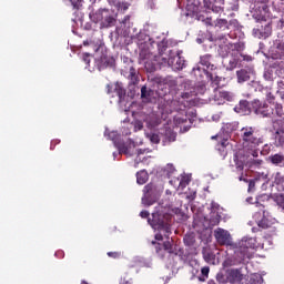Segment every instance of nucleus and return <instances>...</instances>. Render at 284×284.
<instances>
[{
    "label": "nucleus",
    "instance_id": "20",
    "mask_svg": "<svg viewBox=\"0 0 284 284\" xmlns=\"http://www.w3.org/2000/svg\"><path fill=\"white\" fill-rule=\"evenodd\" d=\"M239 83H245V81H250V72L245 69H241L236 72Z\"/></svg>",
    "mask_w": 284,
    "mask_h": 284
},
{
    "label": "nucleus",
    "instance_id": "54",
    "mask_svg": "<svg viewBox=\"0 0 284 284\" xmlns=\"http://www.w3.org/2000/svg\"><path fill=\"white\" fill-rule=\"evenodd\" d=\"M128 19H130V16H126L125 19H124V21H128Z\"/></svg>",
    "mask_w": 284,
    "mask_h": 284
},
{
    "label": "nucleus",
    "instance_id": "35",
    "mask_svg": "<svg viewBox=\"0 0 284 284\" xmlns=\"http://www.w3.org/2000/svg\"><path fill=\"white\" fill-rule=\"evenodd\" d=\"M152 244L155 245L156 254H161V251L163 250V244L156 242H152Z\"/></svg>",
    "mask_w": 284,
    "mask_h": 284
},
{
    "label": "nucleus",
    "instance_id": "49",
    "mask_svg": "<svg viewBox=\"0 0 284 284\" xmlns=\"http://www.w3.org/2000/svg\"><path fill=\"white\" fill-rule=\"evenodd\" d=\"M196 42H197V43H203V40H201V38H197V39H196Z\"/></svg>",
    "mask_w": 284,
    "mask_h": 284
},
{
    "label": "nucleus",
    "instance_id": "9",
    "mask_svg": "<svg viewBox=\"0 0 284 284\" xmlns=\"http://www.w3.org/2000/svg\"><path fill=\"white\" fill-rule=\"evenodd\" d=\"M260 207V212H262L263 217L261 221H258V227H262L263 230H268V227H272L274 223H276V219H274L267 210H265V205L260 204L257 205Z\"/></svg>",
    "mask_w": 284,
    "mask_h": 284
},
{
    "label": "nucleus",
    "instance_id": "52",
    "mask_svg": "<svg viewBox=\"0 0 284 284\" xmlns=\"http://www.w3.org/2000/svg\"><path fill=\"white\" fill-rule=\"evenodd\" d=\"M207 284H216V282H214V281H209V283Z\"/></svg>",
    "mask_w": 284,
    "mask_h": 284
},
{
    "label": "nucleus",
    "instance_id": "16",
    "mask_svg": "<svg viewBox=\"0 0 284 284\" xmlns=\"http://www.w3.org/2000/svg\"><path fill=\"white\" fill-rule=\"evenodd\" d=\"M215 239L220 245H230V233L223 229L215 231Z\"/></svg>",
    "mask_w": 284,
    "mask_h": 284
},
{
    "label": "nucleus",
    "instance_id": "37",
    "mask_svg": "<svg viewBox=\"0 0 284 284\" xmlns=\"http://www.w3.org/2000/svg\"><path fill=\"white\" fill-rule=\"evenodd\" d=\"M265 37H270L272 34V26L267 24L265 26Z\"/></svg>",
    "mask_w": 284,
    "mask_h": 284
},
{
    "label": "nucleus",
    "instance_id": "47",
    "mask_svg": "<svg viewBox=\"0 0 284 284\" xmlns=\"http://www.w3.org/2000/svg\"><path fill=\"white\" fill-rule=\"evenodd\" d=\"M281 132L284 133V129H278L276 133L281 134Z\"/></svg>",
    "mask_w": 284,
    "mask_h": 284
},
{
    "label": "nucleus",
    "instance_id": "43",
    "mask_svg": "<svg viewBox=\"0 0 284 284\" xmlns=\"http://www.w3.org/2000/svg\"><path fill=\"white\" fill-rule=\"evenodd\" d=\"M278 205H281V207H283V210H284V196H281V199L278 201Z\"/></svg>",
    "mask_w": 284,
    "mask_h": 284
},
{
    "label": "nucleus",
    "instance_id": "56",
    "mask_svg": "<svg viewBox=\"0 0 284 284\" xmlns=\"http://www.w3.org/2000/svg\"><path fill=\"white\" fill-rule=\"evenodd\" d=\"M248 185H250V187H252V182H250V184H248Z\"/></svg>",
    "mask_w": 284,
    "mask_h": 284
},
{
    "label": "nucleus",
    "instance_id": "17",
    "mask_svg": "<svg viewBox=\"0 0 284 284\" xmlns=\"http://www.w3.org/2000/svg\"><path fill=\"white\" fill-rule=\"evenodd\" d=\"M227 281L229 283H241L243 281V274L241 273V270H231L227 275Z\"/></svg>",
    "mask_w": 284,
    "mask_h": 284
},
{
    "label": "nucleus",
    "instance_id": "53",
    "mask_svg": "<svg viewBox=\"0 0 284 284\" xmlns=\"http://www.w3.org/2000/svg\"><path fill=\"white\" fill-rule=\"evenodd\" d=\"M211 205H219V203H216V202H211Z\"/></svg>",
    "mask_w": 284,
    "mask_h": 284
},
{
    "label": "nucleus",
    "instance_id": "27",
    "mask_svg": "<svg viewBox=\"0 0 284 284\" xmlns=\"http://www.w3.org/2000/svg\"><path fill=\"white\" fill-rule=\"evenodd\" d=\"M162 247L164 252H168L169 254H174V247L172 246V242L169 240L162 243Z\"/></svg>",
    "mask_w": 284,
    "mask_h": 284
},
{
    "label": "nucleus",
    "instance_id": "7",
    "mask_svg": "<svg viewBox=\"0 0 284 284\" xmlns=\"http://www.w3.org/2000/svg\"><path fill=\"white\" fill-rule=\"evenodd\" d=\"M160 194H161V191H159V187L156 186V184L154 183L146 184L143 189V197H142L143 205H146V207H150V205H154Z\"/></svg>",
    "mask_w": 284,
    "mask_h": 284
},
{
    "label": "nucleus",
    "instance_id": "48",
    "mask_svg": "<svg viewBox=\"0 0 284 284\" xmlns=\"http://www.w3.org/2000/svg\"><path fill=\"white\" fill-rule=\"evenodd\" d=\"M143 152H144L143 150L139 149V150H138V155L143 154Z\"/></svg>",
    "mask_w": 284,
    "mask_h": 284
},
{
    "label": "nucleus",
    "instance_id": "55",
    "mask_svg": "<svg viewBox=\"0 0 284 284\" xmlns=\"http://www.w3.org/2000/svg\"><path fill=\"white\" fill-rule=\"evenodd\" d=\"M282 99L284 100V92L282 93Z\"/></svg>",
    "mask_w": 284,
    "mask_h": 284
},
{
    "label": "nucleus",
    "instance_id": "44",
    "mask_svg": "<svg viewBox=\"0 0 284 284\" xmlns=\"http://www.w3.org/2000/svg\"><path fill=\"white\" fill-rule=\"evenodd\" d=\"M244 61H252V57L244 55Z\"/></svg>",
    "mask_w": 284,
    "mask_h": 284
},
{
    "label": "nucleus",
    "instance_id": "25",
    "mask_svg": "<svg viewBox=\"0 0 284 284\" xmlns=\"http://www.w3.org/2000/svg\"><path fill=\"white\" fill-rule=\"evenodd\" d=\"M270 161H271V163H273V165H278V164L283 163L284 156H283V154H274V155L270 156Z\"/></svg>",
    "mask_w": 284,
    "mask_h": 284
},
{
    "label": "nucleus",
    "instance_id": "3",
    "mask_svg": "<svg viewBox=\"0 0 284 284\" xmlns=\"http://www.w3.org/2000/svg\"><path fill=\"white\" fill-rule=\"evenodd\" d=\"M258 247L255 237H243L240 242V247L236 248L235 254L239 263H243L254 256V250Z\"/></svg>",
    "mask_w": 284,
    "mask_h": 284
},
{
    "label": "nucleus",
    "instance_id": "31",
    "mask_svg": "<svg viewBox=\"0 0 284 284\" xmlns=\"http://www.w3.org/2000/svg\"><path fill=\"white\" fill-rule=\"evenodd\" d=\"M106 255L109 256V258H121V256H123V253L121 251H111L108 252Z\"/></svg>",
    "mask_w": 284,
    "mask_h": 284
},
{
    "label": "nucleus",
    "instance_id": "33",
    "mask_svg": "<svg viewBox=\"0 0 284 284\" xmlns=\"http://www.w3.org/2000/svg\"><path fill=\"white\" fill-rule=\"evenodd\" d=\"M90 57H92V54L88 52L82 54V61L85 63L87 68H90Z\"/></svg>",
    "mask_w": 284,
    "mask_h": 284
},
{
    "label": "nucleus",
    "instance_id": "34",
    "mask_svg": "<svg viewBox=\"0 0 284 284\" xmlns=\"http://www.w3.org/2000/svg\"><path fill=\"white\" fill-rule=\"evenodd\" d=\"M275 48L276 50H278V52H281L282 54H284V42L281 40H277L275 42Z\"/></svg>",
    "mask_w": 284,
    "mask_h": 284
},
{
    "label": "nucleus",
    "instance_id": "1",
    "mask_svg": "<svg viewBox=\"0 0 284 284\" xmlns=\"http://www.w3.org/2000/svg\"><path fill=\"white\" fill-rule=\"evenodd\" d=\"M240 138L242 139V145L244 150H247V159L253 156V159H257L258 156V145H263L264 139L261 131H258L254 126H243L240 130Z\"/></svg>",
    "mask_w": 284,
    "mask_h": 284
},
{
    "label": "nucleus",
    "instance_id": "57",
    "mask_svg": "<svg viewBox=\"0 0 284 284\" xmlns=\"http://www.w3.org/2000/svg\"><path fill=\"white\" fill-rule=\"evenodd\" d=\"M216 136H217V135H215V136H212V139H216Z\"/></svg>",
    "mask_w": 284,
    "mask_h": 284
},
{
    "label": "nucleus",
    "instance_id": "26",
    "mask_svg": "<svg viewBox=\"0 0 284 284\" xmlns=\"http://www.w3.org/2000/svg\"><path fill=\"white\" fill-rule=\"evenodd\" d=\"M273 112L275 116L282 118L284 115L283 104L275 103Z\"/></svg>",
    "mask_w": 284,
    "mask_h": 284
},
{
    "label": "nucleus",
    "instance_id": "50",
    "mask_svg": "<svg viewBox=\"0 0 284 284\" xmlns=\"http://www.w3.org/2000/svg\"><path fill=\"white\" fill-rule=\"evenodd\" d=\"M121 152H125V146L120 148Z\"/></svg>",
    "mask_w": 284,
    "mask_h": 284
},
{
    "label": "nucleus",
    "instance_id": "2",
    "mask_svg": "<svg viewBox=\"0 0 284 284\" xmlns=\"http://www.w3.org/2000/svg\"><path fill=\"white\" fill-rule=\"evenodd\" d=\"M233 160L235 163L236 172L241 174L239 176V181H244L245 183H247V179L243 178V170H245V164L248 165V168H260V165L263 163V160H254L247 158V155H245V150H239L235 152Z\"/></svg>",
    "mask_w": 284,
    "mask_h": 284
},
{
    "label": "nucleus",
    "instance_id": "46",
    "mask_svg": "<svg viewBox=\"0 0 284 284\" xmlns=\"http://www.w3.org/2000/svg\"><path fill=\"white\" fill-rule=\"evenodd\" d=\"M72 6H73L74 8H77V10H79V3L72 2Z\"/></svg>",
    "mask_w": 284,
    "mask_h": 284
},
{
    "label": "nucleus",
    "instance_id": "6",
    "mask_svg": "<svg viewBox=\"0 0 284 284\" xmlns=\"http://www.w3.org/2000/svg\"><path fill=\"white\" fill-rule=\"evenodd\" d=\"M148 223L153 227V230L164 232L165 239H170V234H172V226L170 225V221H168L163 215L160 213H152V219L149 217Z\"/></svg>",
    "mask_w": 284,
    "mask_h": 284
},
{
    "label": "nucleus",
    "instance_id": "36",
    "mask_svg": "<svg viewBox=\"0 0 284 284\" xmlns=\"http://www.w3.org/2000/svg\"><path fill=\"white\" fill-rule=\"evenodd\" d=\"M201 272H202V276H209V274H210V266L202 267Z\"/></svg>",
    "mask_w": 284,
    "mask_h": 284
},
{
    "label": "nucleus",
    "instance_id": "10",
    "mask_svg": "<svg viewBox=\"0 0 284 284\" xmlns=\"http://www.w3.org/2000/svg\"><path fill=\"white\" fill-rule=\"evenodd\" d=\"M106 92L108 94H111V97H118L119 103H123L125 101V89L119 82L114 84H108Z\"/></svg>",
    "mask_w": 284,
    "mask_h": 284
},
{
    "label": "nucleus",
    "instance_id": "11",
    "mask_svg": "<svg viewBox=\"0 0 284 284\" xmlns=\"http://www.w3.org/2000/svg\"><path fill=\"white\" fill-rule=\"evenodd\" d=\"M225 0H204V7L206 10H212L215 14L225 12Z\"/></svg>",
    "mask_w": 284,
    "mask_h": 284
},
{
    "label": "nucleus",
    "instance_id": "28",
    "mask_svg": "<svg viewBox=\"0 0 284 284\" xmlns=\"http://www.w3.org/2000/svg\"><path fill=\"white\" fill-rule=\"evenodd\" d=\"M215 260H216V256L214 255V253H212V252L204 253V261L206 263L214 265Z\"/></svg>",
    "mask_w": 284,
    "mask_h": 284
},
{
    "label": "nucleus",
    "instance_id": "5",
    "mask_svg": "<svg viewBox=\"0 0 284 284\" xmlns=\"http://www.w3.org/2000/svg\"><path fill=\"white\" fill-rule=\"evenodd\" d=\"M200 63L206 68L205 74L214 85L221 83V77H219V67L214 65V57L210 53L200 57Z\"/></svg>",
    "mask_w": 284,
    "mask_h": 284
},
{
    "label": "nucleus",
    "instance_id": "13",
    "mask_svg": "<svg viewBox=\"0 0 284 284\" xmlns=\"http://www.w3.org/2000/svg\"><path fill=\"white\" fill-rule=\"evenodd\" d=\"M214 99L215 101H234V93L217 87L214 89Z\"/></svg>",
    "mask_w": 284,
    "mask_h": 284
},
{
    "label": "nucleus",
    "instance_id": "29",
    "mask_svg": "<svg viewBox=\"0 0 284 284\" xmlns=\"http://www.w3.org/2000/svg\"><path fill=\"white\" fill-rule=\"evenodd\" d=\"M230 23L227 22V20L225 19H217L216 22H215V28H226L229 29L230 27Z\"/></svg>",
    "mask_w": 284,
    "mask_h": 284
},
{
    "label": "nucleus",
    "instance_id": "38",
    "mask_svg": "<svg viewBox=\"0 0 284 284\" xmlns=\"http://www.w3.org/2000/svg\"><path fill=\"white\" fill-rule=\"evenodd\" d=\"M190 183V180H181L179 183V187H185Z\"/></svg>",
    "mask_w": 284,
    "mask_h": 284
},
{
    "label": "nucleus",
    "instance_id": "42",
    "mask_svg": "<svg viewBox=\"0 0 284 284\" xmlns=\"http://www.w3.org/2000/svg\"><path fill=\"white\" fill-rule=\"evenodd\" d=\"M155 241H163V234L161 233L155 234Z\"/></svg>",
    "mask_w": 284,
    "mask_h": 284
},
{
    "label": "nucleus",
    "instance_id": "15",
    "mask_svg": "<svg viewBox=\"0 0 284 284\" xmlns=\"http://www.w3.org/2000/svg\"><path fill=\"white\" fill-rule=\"evenodd\" d=\"M235 112L243 115L252 114L254 112L252 102L250 103L247 100L240 101L239 105L235 106Z\"/></svg>",
    "mask_w": 284,
    "mask_h": 284
},
{
    "label": "nucleus",
    "instance_id": "40",
    "mask_svg": "<svg viewBox=\"0 0 284 284\" xmlns=\"http://www.w3.org/2000/svg\"><path fill=\"white\" fill-rule=\"evenodd\" d=\"M151 141H152V143H159L161 140L159 139V135L153 134V135L151 136Z\"/></svg>",
    "mask_w": 284,
    "mask_h": 284
},
{
    "label": "nucleus",
    "instance_id": "14",
    "mask_svg": "<svg viewBox=\"0 0 284 284\" xmlns=\"http://www.w3.org/2000/svg\"><path fill=\"white\" fill-rule=\"evenodd\" d=\"M164 63H168V65H171V68H174L175 70H183L185 67V60L181 59V55H175L174 58L165 59L163 58Z\"/></svg>",
    "mask_w": 284,
    "mask_h": 284
},
{
    "label": "nucleus",
    "instance_id": "51",
    "mask_svg": "<svg viewBox=\"0 0 284 284\" xmlns=\"http://www.w3.org/2000/svg\"><path fill=\"white\" fill-rule=\"evenodd\" d=\"M57 143H59V142L52 141V142H51V145H57Z\"/></svg>",
    "mask_w": 284,
    "mask_h": 284
},
{
    "label": "nucleus",
    "instance_id": "4",
    "mask_svg": "<svg viewBox=\"0 0 284 284\" xmlns=\"http://www.w3.org/2000/svg\"><path fill=\"white\" fill-rule=\"evenodd\" d=\"M93 23L100 22V28H114L116 26V16L110 9H99L89 14Z\"/></svg>",
    "mask_w": 284,
    "mask_h": 284
},
{
    "label": "nucleus",
    "instance_id": "45",
    "mask_svg": "<svg viewBox=\"0 0 284 284\" xmlns=\"http://www.w3.org/2000/svg\"><path fill=\"white\" fill-rule=\"evenodd\" d=\"M120 284H132V283H130V281L123 280L122 282H120Z\"/></svg>",
    "mask_w": 284,
    "mask_h": 284
},
{
    "label": "nucleus",
    "instance_id": "30",
    "mask_svg": "<svg viewBox=\"0 0 284 284\" xmlns=\"http://www.w3.org/2000/svg\"><path fill=\"white\" fill-rule=\"evenodd\" d=\"M152 91H149L148 90V87H142L141 88V98L142 99H146V101H150V93H151Z\"/></svg>",
    "mask_w": 284,
    "mask_h": 284
},
{
    "label": "nucleus",
    "instance_id": "58",
    "mask_svg": "<svg viewBox=\"0 0 284 284\" xmlns=\"http://www.w3.org/2000/svg\"><path fill=\"white\" fill-rule=\"evenodd\" d=\"M230 26H232V21H230Z\"/></svg>",
    "mask_w": 284,
    "mask_h": 284
},
{
    "label": "nucleus",
    "instance_id": "39",
    "mask_svg": "<svg viewBox=\"0 0 284 284\" xmlns=\"http://www.w3.org/2000/svg\"><path fill=\"white\" fill-rule=\"evenodd\" d=\"M140 216H141V219H148L150 216V212L142 211V212H140Z\"/></svg>",
    "mask_w": 284,
    "mask_h": 284
},
{
    "label": "nucleus",
    "instance_id": "8",
    "mask_svg": "<svg viewBox=\"0 0 284 284\" xmlns=\"http://www.w3.org/2000/svg\"><path fill=\"white\" fill-rule=\"evenodd\" d=\"M253 112L264 118L274 116V109L268 103L254 100L252 102Z\"/></svg>",
    "mask_w": 284,
    "mask_h": 284
},
{
    "label": "nucleus",
    "instance_id": "12",
    "mask_svg": "<svg viewBox=\"0 0 284 284\" xmlns=\"http://www.w3.org/2000/svg\"><path fill=\"white\" fill-rule=\"evenodd\" d=\"M199 12H201V0H187L186 17H199Z\"/></svg>",
    "mask_w": 284,
    "mask_h": 284
},
{
    "label": "nucleus",
    "instance_id": "19",
    "mask_svg": "<svg viewBox=\"0 0 284 284\" xmlns=\"http://www.w3.org/2000/svg\"><path fill=\"white\" fill-rule=\"evenodd\" d=\"M148 179H150L148 171L142 170L136 173V182L139 185H145V183H148Z\"/></svg>",
    "mask_w": 284,
    "mask_h": 284
},
{
    "label": "nucleus",
    "instance_id": "32",
    "mask_svg": "<svg viewBox=\"0 0 284 284\" xmlns=\"http://www.w3.org/2000/svg\"><path fill=\"white\" fill-rule=\"evenodd\" d=\"M184 244L187 245V247H192V245H194V236L185 235L184 236Z\"/></svg>",
    "mask_w": 284,
    "mask_h": 284
},
{
    "label": "nucleus",
    "instance_id": "23",
    "mask_svg": "<svg viewBox=\"0 0 284 284\" xmlns=\"http://www.w3.org/2000/svg\"><path fill=\"white\" fill-rule=\"evenodd\" d=\"M274 183L275 185H280V187H282L284 191V174L281 172L275 173Z\"/></svg>",
    "mask_w": 284,
    "mask_h": 284
},
{
    "label": "nucleus",
    "instance_id": "22",
    "mask_svg": "<svg viewBox=\"0 0 284 284\" xmlns=\"http://www.w3.org/2000/svg\"><path fill=\"white\" fill-rule=\"evenodd\" d=\"M114 8H118V10H128V8H130V3L128 2H121L119 0H109Z\"/></svg>",
    "mask_w": 284,
    "mask_h": 284
},
{
    "label": "nucleus",
    "instance_id": "21",
    "mask_svg": "<svg viewBox=\"0 0 284 284\" xmlns=\"http://www.w3.org/2000/svg\"><path fill=\"white\" fill-rule=\"evenodd\" d=\"M101 63L100 68H112L114 65V58L103 55L101 57Z\"/></svg>",
    "mask_w": 284,
    "mask_h": 284
},
{
    "label": "nucleus",
    "instance_id": "41",
    "mask_svg": "<svg viewBox=\"0 0 284 284\" xmlns=\"http://www.w3.org/2000/svg\"><path fill=\"white\" fill-rule=\"evenodd\" d=\"M204 22L206 26H214V23H212V18H206Z\"/></svg>",
    "mask_w": 284,
    "mask_h": 284
},
{
    "label": "nucleus",
    "instance_id": "18",
    "mask_svg": "<svg viewBox=\"0 0 284 284\" xmlns=\"http://www.w3.org/2000/svg\"><path fill=\"white\" fill-rule=\"evenodd\" d=\"M128 79L130 81L129 85H136V83H139V73H136V69H134V67L130 68Z\"/></svg>",
    "mask_w": 284,
    "mask_h": 284
},
{
    "label": "nucleus",
    "instance_id": "24",
    "mask_svg": "<svg viewBox=\"0 0 284 284\" xmlns=\"http://www.w3.org/2000/svg\"><path fill=\"white\" fill-rule=\"evenodd\" d=\"M246 284H263V276L261 274H253Z\"/></svg>",
    "mask_w": 284,
    "mask_h": 284
}]
</instances>
